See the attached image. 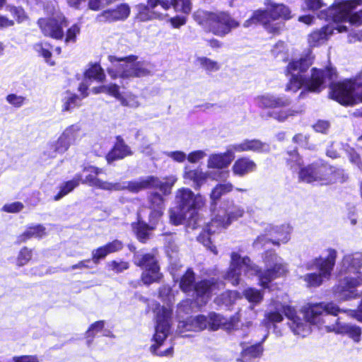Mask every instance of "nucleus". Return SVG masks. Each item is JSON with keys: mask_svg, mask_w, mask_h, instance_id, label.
Here are the masks:
<instances>
[{"mask_svg": "<svg viewBox=\"0 0 362 362\" xmlns=\"http://www.w3.org/2000/svg\"><path fill=\"white\" fill-rule=\"evenodd\" d=\"M300 180L308 183L328 185L337 182H343L346 180V176L341 169L313 164L301 170Z\"/></svg>", "mask_w": 362, "mask_h": 362, "instance_id": "obj_14", "label": "nucleus"}, {"mask_svg": "<svg viewBox=\"0 0 362 362\" xmlns=\"http://www.w3.org/2000/svg\"><path fill=\"white\" fill-rule=\"evenodd\" d=\"M83 172L86 173L87 175L84 180L81 179V180L83 184H86L89 186L104 190L112 191L113 182L103 181L97 177L98 175L103 173V170L101 168L90 165L84 168Z\"/></svg>", "mask_w": 362, "mask_h": 362, "instance_id": "obj_25", "label": "nucleus"}, {"mask_svg": "<svg viewBox=\"0 0 362 362\" xmlns=\"http://www.w3.org/2000/svg\"><path fill=\"white\" fill-rule=\"evenodd\" d=\"M362 5V0H341L329 8V16L334 22H348L351 25H362V10L351 13L357 6Z\"/></svg>", "mask_w": 362, "mask_h": 362, "instance_id": "obj_18", "label": "nucleus"}, {"mask_svg": "<svg viewBox=\"0 0 362 362\" xmlns=\"http://www.w3.org/2000/svg\"><path fill=\"white\" fill-rule=\"evenodd\" d=\"M46 229L42 225L28 226L24 231V238H42L46 234Z\"/></svg>", "mask_w": 362, "mask_h": 362, "instance_id": "obj_41", "label": "nucleus"}, {"mask_svg": "<svg viewBox=\"0 0 362 362\" xmlns=\"http://www.w3.org/2000/svg\"><path fill=\"white\" fill-rule=\"evenodd\" d=\"M169 21L173 28H179L180 26L185 25L187 21L185 17L177 16L170 18Z\"/></svg>", "mask_w": 362, "mask_h": 362, "instance_id": "obj_62", "label": "nucleus"}, {"mask_svg": "<svg viewBox=\"0 0 362 362\" xmlns=\"http://www.w3.org/2000/svg\"><path fill=\"white\" fill-rule=\"evenodd\" d=\"M230 259V267L224 278L233 286L239 285L243 281V275L247 278L258 276L259 285L266 288L271 281L284 276L287 272L286 264L274 251H267L264 254V262L267 267L264 272L252 264L249 257H242L237 252H232Z\"/></svg>", "mask_w": 362, "mask_h": 362, "instance_id": "obj_2", "label": "nucleus"}, {"mask_svg": "<svg viewBox=\"0 0 362 362\" xmlns=\"http://www.w3.org/2000/svg\"><path fill=\"white\" fill-rule=\"evenodd\" d=\"M257 170V164L248 157H241L233 163L231 170L234 175L244 177Z\"/></svg>", "mask_w": 362, "mask_h": 362, "instance_id": "obj_31", "label": "nucleus"}, {"mask_svg": "<svg viewBox=\"0 0 362 362\" xmlns=\"http://www.w3.org/2000/svg\"><path fill=\"white\" fill-rule=\"evenodd\" d=\"M228 171L216 173L212 171H203L200 168H192L187 165L183 169V178L186 180L192 181L195 189H199L208 179L217 180L223 176H228Z\"/></svg>", "mask_w": 362, "mask_h": 362, "instance_id": "obj_20", "label": "nucleus"}, {"mask_svg": "<svg viewBox=\"0 0 362 362\" xmlns=\"http://www.w3.org/2000/svg\"><path fill=\"white\" fill-rule=\"evenodd\" d=\"M23 209V204L21 202H14L4 204L1 211L6 213H18Z\"/></svg>", "mask_w": 362, "mask_h": 362, "instance_id": "obj_47", "label": "nucleus"}, {"mask_svg": "<svg viewBox=\"0 0 362 362\" xmlns=\"http://www.w3.org/2000/svg\"><path fill=\"white\" fill-rule=\"evenodd\" d=\"M269 145L258 139H245L240 143L230 144L227 146L224 153H211L207 159L206 166L209 169L227 168L233 160L235 153L253 151L257 153H268Z\"/></svg>", "mask_w": 362, "mask_h": 362, "instance_id": "obj_8", "label": "nucleus"}, {"mask_svg": "<svg viewBox=\"0 0 362 362\" xmlns=\"http://www.w3.org/2000/svg\"><path fill=\"white\" fill-rule=\"evenodd\" d=\"M109 253H113L119 251L123 247V244L120 240H115L105 245Z\"/></svg>", "mask_w": 362, "mask_h": 362, "instance_id": "obj_58", "label": "nucleus"}, {"mask_svg": "<svg viewBox=\"0 0 362 362\" xmlns=\"http://www.w3.org/2000/svg\"><path fill=\"white\" fill-rule=\"evenodd\" d=\"M110 253L105 245L98 247V249L94 250L92 252L93 260L95 263H98L100 259L105 258Z\"/></svg>", "mask_w": 362, "mask_h": 362, "instance_id": "obj_50", "label": "nucleus"}, {"mask_svg": "<svg viewBox=\"0 0 362 362\" xmlns=\"http://www.w3.org/2000/svg\"><path fill=\"white\" fill-rule=\"evenodd\" d=\"M194 281V273L191 269H188L180 279V287L186 293H192L195 303L199 307L205 305L212 295L217 294L224 287L223 281L214 278L203 280L197 284Z\"/></svg>", "mask_w": 362, "mask_h": 362, "instance_id": "obj_10", "label": "nucleus"}, {"mask_svg": "<svg viewBox=\"0 0 362 362\" xmlns=\"http://www.w3.org/2000/svg\"><path fill=\"white\" fill-rule=\"evenodd\" d=\"M105 326V322L103 320L98 321L90 325L86 334L88 337H93L98 332H103L104 336H110V331L103 330Z\"/></svg>", "mask_w": 362, "mask_h": 362, "instance_id": "obj_42", "label": "nucleus"}, {"mask_svg": "<svg viewBox=\"0 0 362 362\" xmlns=\"http://www.w3.org/2000/svg\"><path fill=\"white\" fill-rule=\"evenodd\" d=\"M257 23H261L265 30H267L270 33H275L279 26H281L280 23H276L274 25L271 24L267 13L262 10L254 12L252 16L244 22L243 26L248 28L252 24Z\"/></svg>", "mask_w": 362, "mask_h": 362, "instance_id": "obj_29", "label": "nucleus"}, {"mask_svg": "<svg viewBox=\"0 0 362 362\" xmlns=\"http://www.w3.org/2000/svg\"><path fill=\"white\" fill-rule=\"evenodd\" d=\"M178 208L170 210V220L174 225L182 224L186 221L187 228L196 229L206 226V223L198 210L204 205V199L200 194H194L188 188L179 189L175 194Z\"/></svg>", "mask_w": 362, "mask_h": 362, "instance_id": "obj_3", "label": "nucleus"}, {"mask_svg": "<svg viewBox=\"0 0 362 362\" xmlns=\"http://www.w3.org/2000/svg\"><path fill=\"white\" fill-rule=\"evenodd\" d=\"M79 32V26L76 24L73 25L67 30L65 42L66 43L70 42H74L76 41V35L78 34Z\"/></svg>", "mask_w": 362, "mask_h": 362, "instance_id": "obj_54", "label": "nucleus"}, {"mask_svg": "<svg viewBox=\"0 0 362 362\" xmlns=\"http://www.w3.org/2000/svg\"><path fill=\"white\" fill-rule=\"evenodd\" d=\"M81 180V175H76V176L71 180L64 182L60 186L59 193L54 197V200H59L63 197L73 191L76 187L79 185Z\"/></svg>", "mask_w": 362, "mask_h": 362, "instance_id": "obj_36", "label": "nucleus"}, {"mask_svg": "<svg viewBox=\"0 0 362 362\" xmlns=\"http://www.w3.org/2000/svg\"><path fill=\"white\" fill-rule=\"evenodd\" d=\"M82 97L77 95L70 90H66L61 95L62 110L63 112H71L81 105Z\"/></svg>", "mask_w": 362, "mask_h": 362, "instance_id": "obj_35", "label": "nucleus"}, {"mask_svg": "<svg viewBox=\"0 0 362 362\" xmlns=\"http://www.w3.org/2000/svg\"><path fill=\"white\" fill-rule=\"evenodd\" d=\"M312 52H308L298 60L288 63L286 69L287 76H290L286 90L293 93L304 87L306 91L320 93L329 82V95L332 99L343 105H352L358 101L362 102V81L345 80L334 83L337 78L336 70L332 67L325 69L313 68L311 74L305 76L304 73L313 64Z\"/></svg>", "mask_w": 362, "mask_h": 362, "instance_id": "obj_1", "label": "nucleus"}, {"mask_svg": "<svg viewBox=\"0 0 362 362\" xmlns=\"http://www.w3.org/2000/svg\"><path fill=\"white\" fill-rule=\"evenodd\" d=\"M337 252L332 248L327 249L324 253L308 262L305 268L308 270H317L300 276L308 288L320 286L325 280H329L335 265Z\"/></svg>", "mask_w": 362, "mask_h": 362, "instance_id": "obj_9", "label": "nucleus"}, {"mask_svg": "<svg viewBox=\"0 0 362 362\" xmlns=\"http://www.w3.org/2000/svg\"><path fill=\"white\" fill-rule=\"evenodd\" d=\"M134 262L144 271L141 279L145 284H151L159 281L162 277L158 261L153 254L136 253L134 255Z\"/></svg>", "mask_w": 362, "mask_h": 362, "instance_id": "obj_19", "label": "nucleus"}, {"mask_svg": "<svg viewBox=\"0 0 362 362\" xmlns=\"http://www.w3.org/2000/svg\"><path fill=\"white\" fill-rule=\"evenodd\" d=\"M36 49L40 54L48 62V59L51 57L50 46L47 44H40L36 45Z\"/></svg>", "mask_w": 362, "mask_h": 362, "instance_id": "obj_57", "label": "nucleus"}, {"mask_svg": "<svg viewBox=\"0 0 362 362\" xmlns=\"http://www.w3.org/2000/svg\"><path fill=\"white\" fill-rule=\"evenodd\" d=\"M45 11L49 16L38 20V25L46 35L54 39H62L64 36L63 28L68 25L65 17L58 8L47 5Z\"/></svg>", "mask_w": 362, "mask_h": 362, "instance_id": "obj_17", "label": "nucleus"}, {"mask_svg": "<svg viewBox=\"0 0 362 362\" xmlns=\"http://www.w3.org/2000/svg\"><path fill=\"white\" fill-rule=\"evenodd\" d=\"M150 214L148 217L149 224L148 225L142 221L144 211L141 210L138 214V223L133 225L137 238L141 242L145 243L148 238V230L153 229L158 219L161 217L164 210V200L162 196L158 192L151 193L149 196Z\"/></svg>", "mask_w": 362, "mask_h": 362, "instance_id": "obj_15", "label": "nucleus"}, {"mask_svg": "<svg viewBox=\"0 0 362 362\" xmlns=\"http://www.w3.org/2000/svg\"><path fill=\"white\" fill-rule=\"evenodd\" d=\"M265 5L267 8V10L263 11L269 17L270 23L273 25L276 23H281V26H279L274 34L278 33L284 25V21L291 18V11L285 5L275 4L271 0H266Z\"/></svg>", "mask_w": 362, "mask_h": 362, "instance_id": "obj_21", "label": "nucleus"}, {"mask_svg": "<svg viewBox=\"0 0 362 362\" xmlns=\"http://www.w3.org/2000/svg\"><path fill=\"white\" fill-rule=\"evenodd\" d=\"M288 157L286 158L287 163L290 166V168L293 170H300L299 173L301 170L305 168H301L303 165L302 158L298 155V152L296 149L292 151H288L287 152Z\"/></svg>", "mask_w": 362, "mask_h": 362, "instance_id": "obj_38", "label": "nucleus"}, {"mask_svg": "<svg viewBox=\"0 0 362 362\" xmlns=\"http://www.w3.org/2000/svg\"><path fill=\"white\" fill-rule=\"evenodd\" d=\"M81 126L72 124L64 129L57 141L47 144L44 154L49 158H56L66 152L71 145L75 144L82 138Z\"/></svg>", "mask_w": 362, "mask_h": 362, "instance_id": "obj_16", "label": "nucleus"}, {"mask_svg": "<svg viewBox=\"0 0 362 362\" xmlns=\"http://www.w3.org/2000/svg\"><path fill=\"white\" fill-rule=\"evenodd\" d=\"M305 3L310 10H317L325 6L322 0H305Z\"/></svg>", "mask_w": 362, "mask_h": 362, "instance_id": "obj_61", "label": "nucleus"}, {"mask_svg": "<svg viewBox=\"0 0 362 362\" xmlns=\"http://www.w3.org/2000/svg\"><path fill=\"white\" fill-rule=\"evenodd\" d=\"M299 112L297 110L288 109V110H281L279 111L273 110L268 113V116L269 117H272L276 119L279 122H284L286 119L288 118L290 116L295 115L298 114Z\"/></svg>", "mask_w": 362, "mask_h": 362, "instance_id": "obj_39", "label": "nucleus"}, {"mask_svg": "<svg viewBox=\"0 0 362 362\" xmlns=\"http://www.w3.org/2000/svg\"><path fill=\"white\" fill-rule=\"evenodd\" d=\"M285 50V43L284 42L280 41L274 45V48L272 49V53L274 57L277 58L279 56H281V58L284 60L286 55L284 53Z\"/></svg>", "mask_w": 362, "mask_h": 362, "instance_id": "obj_52", "label": "nucleus"}, {"mask_svg": "<svg viewBox=\"0 0 362 362\" xmlns=\"http://www.w3.org/2000/svg\"><path fill=\"white\" fill-rule=\"evenodd\" d=\"M130 8L127 4H122L115 9L104 11L96 17L100 23H111L117 21H123L128 18Z\"/></svg>", "mask_w": 362, "mask_h": 362, "instance_id": "obj_26", "label": "nucleus"}, {"mask_svg": "<svg viewBox=\"0 0 362 362\" xmlns=\"http://www.w3.org/2000/svg\"><path fill=\"white\" fill-rule=\"evenodd\" d=\"M164 153L175 162L183 163L187 159V154L181 151H166Z\"/></svg>", "mask_w": 362, "mask_h": 362, "instance_id": "obj_49", "label": "nucleus"}, {"mask_svg": "<svg viewBox=\"0 0 362 362\" xmlns=\"http://www.w3.org/2000/svg\"><path fill=\"white\" fill-rule=\"evenodd\" d=\"M267 234L271 237V243L274 245L287 243L291 239L293 228L288 223L278 226L267 224L265 226Z\"/></svg>", "mask_w": 362, "mask_h": 362, "instance_id": "obj_22", "label": "nucleus"}, {"mask_svg": "<svg viewBox=\"0 0 362 362\" xmlns=\"http://www.w3.org/2000/svg\"><path fill=\"white\" fill-rule=\"evenodd\" d=\"M243 293L244 297L251 304L247 310L249 318L254 320L257 317V311L254 310V307L261 303L264 298V293L255 288H247L243 291Z\"/></svg>", "mask_w": 362, "mask_h": 362, "instance_id": "obj_30", "label": "nucleus"}, {"mask_svg": "<svg viewBox=\"0 0 362 362\" xmlns=\"http://www.w3.org/2000/svg\"><path fill=\"white\" fill-rule=\"evenodd\" d=\"M268 334L269 332H267L262 338V341L255 344L245 347L243 344H241L243 346V351L241 353V358L238 359V361L240 362H252V359L259 357L263 351L262 343L265 341Z\"/></svg>", "mask_w": 362, "mask_h": 362, "instance_id": "obj_34", "label": "nucleus"}, {"mask_svg": "<svg viewBox=\"0 0 362 362\" xmlns=\"http://www.w3.org/2000/svg\"><path fill=\"white\" fill-rule=\"evenodd\" d=\"M93 91L95 93H107L110 95L117 98L119 100V98L122 97L119 91V86L116 84H112L110 86H103L98 88H94Z\"/></svg>", "mask_w": 362, "mask_h": 362, "instance_id": "obj_43", "label": "nucleus"}, {"mask_svg": "<svg viewBox=\"0 0 362 362\" xmlns=\"http://www.w3.org/2000/svg\"><path fill=\"white\" fill-rule=\"evenodd\" d=\"M110 269L116 273H120L129 268V264L127 262L112 261L108 264Z\"/></svg>", "mask_w": 362, "mask_h": 362, "instance_id": "obj_51", "label": "nucleus"}, {"mask_svg": "<svg viewBox=\"0 0 362 362\" xmlns=\"http://www.w3.org/2000/svg\"><path fill=\"white\" fill-rule=\"evenodd\" d=\"M251 325L252 321H247L245 324L240 325L237 316H233L230 320H227L219 314L210 313L208 317L204 315H198L194 317H191L185 321H180L178 329L181 332L185 331L200 332L208 326L213 330L223 327V329L230 332L238 330L240 327L248 329Z\"/></svg>", "mask_w": 362, "mask_h": 362, "instance_id": "obj_7", "label": "nucleus"}, {"mask_svg": "<svg viewBox=\"0 0 362 362\" xmlns=\"http://www.w3.org/2000/svg\"><path fill=\"white\" fill-rule=\"evenodd\" d=\"M121 104L131 108H136L140 106V102L138 97L133 94H126L119 98Z\"/></svg>", "mask_w": 362, "mask_h": 362, "instance_id": "obj_44", "label": "nucleus"}, {"mask_svg": "<svg viewBox=\"0 0 362 362\" xmlns=\"http://www.w3.org/2000/svg\"><path fill=\"white\" fill-rule=\"evenodd\" d=\"M290 100L286 96L265 93L255 98V104L262 109H274L289 105Z\"/></svg>", "mask_w": 362, "mask_h": 362, "instance_id": "obj_24", "label": "nucleus"}, {"mask_svg": "<svg viewBox=\"0 0 362 362\" xmlns=\"http://www.w3.org/2000/svg\"><path fill=\"white\" fill-rule=\"evenodd\" d=\"M148 4L152 8L160 6L166 11L173 6L176 11L189 13L192 10L191 0H148Z\"/></svg>", "mask_w": 362, "mask_h": 362, "instance_id": "obj_27", "label": "nucleus"}, {"mask_svg": "<svg viewBox=\"0 0 362 362\" xmlns=\"http://www.w3.org/2000/svg\"><path fill=\"white\" fill-rule=\"evenodd\" d=\"M350 161L356 165L358 168L362 171V161L359 155L353 149L349 148L346 150Z\"/></svg>", "mask_w": 362, "mask_h": 362, "instance_id": "obj_53", "label": "nucleus"}, {"mask_svg": "<svg viewBox=\"0 0 362 362\" xmlns=\"http://www.w3.org/2000/svg\"><path fill=\"white\" fill-rule=\"evenodd\" d=\"M132 155V151L122 139L117 138V142L113 148L106 156L107 161L110 163L114 160L122 159L128 156Z\"/></svg>", "mask_w": 362, "mask_h": 362, "instance_id": "obj_32", "label": "nucleus"}, {"mask_svg": "<svg viewBox=\"0 0 362 362\" xmlns=\"http://www.w3.org/2000/svg\"><path fill=\"white\" fill-rule=\"evenodd\" d=\"M114 0H88V6L90 9L98 11L112 3Z\"/></svg>", "mask_w": 362, "mask_h": 362, "instance_id": "obj_55", "label": "nucleus"}, {"mask_svg": "<svg viewBox=\"0 0 362 362\" xmlns=\"http://www.w3.org/2000/svg\"><path fill=\"white\" fill-rule=\"evenodd\" d=\"M192 300L187 299L180 303L178 305L177 310L179 313L184 312L189 313L191 310Z\"/></svg>", "mask_w": 362, "mask_h": 362, "instance_id": "obj_64", "label": "nucleus"}, {"mask_svg": "<svg viewBox=\"0 0 362 362\" xmlns=\"http://www.w3.org/2000/svg\"><path fill=\"white\" fill-rule=\"evenodd\" d=\"M308 136L302 134H296L293 136V141L299 145L307 147Z\"/></svg>", "mask_w": 362, "mask_h": 362, "instance_id": "obj_63", "label": "nucleus"}, {"mask_svg": "<svg viewBox=\"0 0 362 362\" xmlns=\"http://www.w3.org/2000/svg\"><path fill=\"white\" fill-rule=\"evenodd\" d=\"M105 78V74L100 65L95 64L85 72V78L78 87V90L83 98L88 96L87 90L90 85V81L95 80L98 82H103Z\"/></svg>", "mask_w": 362, "mask_h": 362, "instance_id": "obj_28", "label": "nucleus"}, {"mask_svg": "<svg viewBox=\"0 0 362 362\" xmlns=\"http://www.w3.org/2000/svg\"><path fill=\"white\" fill-rule=\"evenodd\" d=\"M334 30H337L338 33H343L347 31V28L344 25H337L336 27L334 25H327L320 30H316L308 37L309 46L315 47L325 43Z\"/></svg>", "mask_w": 362, "mask_h": 362, "instance_id": "obj_23", "label": "nucleus"}, {"mask_svg": "<svg viewBox=\"0 0 362 362\" xmlns=\"http://www.w3.org/2000/svg\"><path fill=\"white\" fill-rule=\"evenodd\" d=\"M244 212L243 208L235 205L233 201L224 202L219 210L213 211L211 221L204 226L203 231L197 237V240L216 255L218 251L211 244V235L218 230L227 228L233 221L242 217Z\"/></svg>", "mask_w": 362, "mask_h": 362, "instance_id": "obj_6", "label": "nucleus"}, {"mask_svg": "<svg viewBox=\"0 0 362 362\" xmlns=\"http://www.w3.org/2000/svg\"><path fill=\"white\" fill-rule=\"evenodd\" d=\"M171 288L169 286H163L159 291L161 299L166 302L167 305L172 303L173 297L171 295ZM153 312L156 314V332L153 336V341L150 350L152 354L160 356H171L173 348L171 346L164 351H159L164 340L168 337L171 323L172 310L170 307L160 306L158 303L154 304Z\"/></svg>", "mask_w": 362, "mask_h": 362, "instance_id": "obj_5", "label": "nucleus"}, {"mask_svg": "<svg viewBox=\"0 0 362 362\" xmlns=\"http://www.w3.org/2000/svg\"><path fill=\"white\" fill-rule=\"evenodd\" d=\"M233 185L230 182H226L217 185L211 193L210 197L212 202V204H216L222 195L230 192L233 190Z\"/></svg>", "mask_w": 362, "mask_h": 362, "instance_id": "obj_37", "label": "nucleus"}, {"mask_svg": "<svg viewBox=\"0 0 362 362\" xmlns=\"http://www.w3.org/2000/svg\"><path fill=\"white\" fill-rule=\"evenodd\" d=\"M138 57L129 55L125 57L109 56L110 62L107 68L109 75L112 78H119L122 80L129 79L134 77H141L150 74L147 64L144 62L137 60Z\"/></svg>", "mask_w": 362, "mask_h": 362, "instance_id": "obj_11", "label": "nucleus"}, {"mask_svg": "<svg viewBox=\"0 0 362 362\" xmlns=\"http://www.w3.org/2000/svg\"><path fill=\"white\" fill-rule=\"evenodd\" d=\"M362 253L355 252L345 255L339 266V274L344 275L334 290V295L339 300L356 298L359 293L356 290L362 285Z\"/></svg>", "mask_w": 362, "mask_h": 362, "instance_id": "obj_4", "label": "nucleus"}, {"mask_svg": "<svg viewBox=\"0 0 362 362\" xmlns=\"http://www.w3.org/2000/svg\"><path fill=\"white\" fill-rule=\"evenodd\" d=\"M193 16L200 25L208 28L214 35L219 37H224L240 25L238 21L226 12L211 13L198 10Z\"/></svg>", "mask_w": 362, "mask_h": 362, "instance_id": "obj_12", "label": "nucleus"}, {"mask_svg": "<svg viewBox=\"0 0 362 362\" xmlns=\"http://www.w3.org/2000/svg\"><path fill=\"white\" fill-rule=\"evenodd\" d=\"M158 6L152 8L147 1V5L139 4L136 6L138 13L136 18L140 21H148L152 19H164L166 16L156 10Z\"/></svg>", "mask_w": 362, "mask_h": 362, "instance_id": "obj_33", "label": "nucleus"}, {"mask_svg": "<svg viewBox=\"0 0 362 362\" xmlns=\"http://www.w3.org/2000/svg\"><path fill=\"white\" fill-rule=\"evenodd\" d=\"M264 233L259 235L253 243V246L255 248H262L266 243H271V237L267 234L265 230Z\"/></svg>", "mask_w": 362, "mask_h": 362, "instance_id": "obj_56", "label": "nucleus"}, {"mask_svg": "<svg viewBox=\"0 0 362 362\" xmlns=\"http://www.w3.org/2000/svg\"><path fill=\"white\" fill-rule=\"evenodd\" d=\"M7 102L16 107H19L23 103V98L15 94H10L6 97Z\"/></svg>", "mask_w": 362, "mask_h": 362, "instance_id": "obj_60", "label": "nucleus"}, {"mask_svg": "<svg viewBox=\"0 0 362 362\" xmlns=\"http://www.w3.org/2000/svg\"><path fill=\"white\" fill-rule=\"evenodd\" d=\"M238 296L239 293L237 291H228L223 293L220 298H218L217 301L223 300V304L228 307L233 303Z\"/></svg>", "mask_w": 362, "mask_h": 362, "instance_id": "obj_45", "label": "nucleus"}, {"mask_svg": "<svg viewBox=\"0 0 362 362\" xmlns=\"http://www.w3.org/2000/svg\"><path fill=\"white\" fill-rule=\"evenodd\" d=\"M314 129L322 134H326L329 128V123L327 121L319 120L314 126Z\"/></svg>", "mask_w": 362, "mask_h": 362, "instance_id": "obj_59", "label": "nucleus"}, {"mask_svg": "<svg viewBox=\"0 0 362 362\" xmlns=\"http://www.w3.org/2000/svg\"><path fill=\"white\" fill-rule=\"evenodd\" d=\"M139 151L146 156L154 158L155 151L153 145L145 137L142 139V143L139 146Z\"/></svg>", "mask_w": 362, "mask_h": 362, "instance_id": "obj_46", "label": "nucleus"}, {"mask_svg": "<svg viewBox=\"0 0 362 362\" xmlns=\"http://www.w3.org/2000/svg\"><path fill=\"white\" fill-rule=\"evenodd\" d=\"M206 156V153L203 150H197L190 152L187 155V160L191 163H196L202 160Z\"/></svg>", "mask_w": 362, "mask_h": 362, "instance_id": "obj_48", "label": "nucleus"}, {"mask_svg": "<svg viewBox=\"0 0 362 362\" xmlns=\"http://www.w3.org/2000/svg\"><path fill=\"white\" fill-rule=\"evenodd\" d=\"M176 182L177 177L174 175L165 177V181L160 180L157 177L151 175L140 177L132 181L113 182L112 191L127 189L130 192L137 193L146 189L154 188L159 189L164 195H168L170 194L171 189Z\"/></svg>", "mask_w": 362, "mask_h": 362, "instance_id": "obj_13", "label": "nucleus"}, {"mask_svg": "<svg viewBox=\"0 0 362 362\" xmlns=\"http://www.w3.org/2000/svg\"><path fill=\"white\" fill-rule=\"evenodd\" d=\"M198 64L207 71H217L220 69V65L216 61L205 57H198Z\"/></svg>", "mask_w": 362, "mask_h": 362, "instance_id": "obj_40", "label": "nucleus"}]
</instances>
